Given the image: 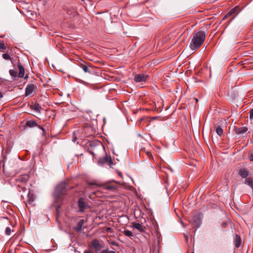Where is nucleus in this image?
<instances>
[{
    "instance_id": "obj_1",
    "label": "nucleus",
    "mask_w": 253,
    "mask_h": 253,
    "mask_svg": "<svg viewBox=\"0 0 253 253\" xmlns=\"http://www.w3.org/2000/svg\"><path fill=\"white\" fill-rule=\"evenodd\" d=\"M206 38L205 33L199 31L193 34V37L190 44V48L195 50L197 49L202 44Z\"/></svg>"
},
{
    "instance_id": "obj_2",
    "label": "nucleus",
    "mask_w": 253,
    "mask_h": 253,
    "mask_svg": "<svg viewBox=\"0 0 253 253\" xmlns=\"http://www.w3.org/2000/svg\"><path fill=\"white\" fill-rule=\"evenodd\" d=\"M238 174L242 178L245 179L244 183L253 189V177L250 176L251 173L245 167H240L237 169Z\"/></svg>"
},
{
    "instance_id": "obj_3",
    "label": "nucleus",
    "mask_w": 253,
    "mask_h": 253,
    "mask_svg": "<svg viewBox=\"0 0 253 253\" xmlns=\"http://www.w3.org/2000/svg\"><path fill=\"white\" fill-rule=\"evenodd\" d=\"M87 184L90 187L92 186L100 187L102 189L108 191H114L118 188V183L114 180L108 181L102 183H98L95 181L88 182Z\"/></svg>"
},
{
    "instance_id": "obj_4",
    "label": "nucleus",
    "mask_w": 253,
    "mask_h": 253,
    "mask_svg": "<svg viewBox=\"0 0 253 253\" xmlns=\"http://www.w3.org/2000/svg\"><path fill=\"white\" fill-rule=\"evenodd\" d=\"M67 183L65 181L60 182L56 186L54 193L56 198H58L60 195L65 194L67 191Z\"/></svg>"
},
{
    "instance_id": "obj_5",
    "label": "nucleus",
    "mask_w": 253,
    "mask_h": 253,
    "mask_svg": "<svg viewBox=\"0 0 253 253\" xmlns=\"http://www.w3.org/2000/svg\"><path fill=\"white\" fill-rule=\"evenodd\" d=\"M89 247L90 249H94L95 252H98L103 248V246L100 243L99 240L95 239L90 243Z\"/></svg>"
},
{
    "instance_id": "obj_6",
    "label": "nucleus",
    "mask_w": 253,
    "mask_h": 253,
    "mask_svg": "<svg viewBox=\"0 0 253 253\" xmlns=\"http://www.w3.org/2000/svg\"><path fill=\"white\" fill-rule=\"evenodd\" d=\"M98 164L101 166L105 165H107L108 166L111 167L113 165V162L111 159V157L106 155L105 157L100 158L99 159Z\"/></svg>"
},
{
    "instance_id": "obj_7",
    "label": "nucleus",
    "mask_w": 253,
    "mask_h": 253,
    "mask_svg": "<svg viewBox=\"0 0 253 253\" xmlns=\"http://www.w3.org/2000/svg\"><path fill=\"white\" fill-rule=\"evenodd\" d=\"M149 78V75L144 73H140L135 75L134 80L136 83H142L146 82Z\"/></svg>"
},
{
    "instance_id": "obj_8",
    "label": "nucleus",
    "mask_w": 253,
    "mask_h": 253,
    "mask_svg": "<svg viewBox=\"0 0 253 253\" xmlns=\"http://www.w3.org/2000/svg\"><path fill=\"white\" fill-rule=\"evenodd\" d=\"M36 88L37 86L35 84H28L25 89V95L27 96L31 95Z\"/></svg>"
},
{
    "instance_id": "obj_9",
    "label": "nucleus",
    "mask_w": 253,
    "mask_h": 253,
    "mask_svg": "<svg viewBox=\"0 0 253 253\" xmlns=\"http://www.w3.org/2000/svg\"><path fill=\"white\" fill-rule=\"evenodd\" d=\"M78 205L80 211H83L85 209L88 207V203L84 201V200L80 198L78 200Z\"/></svg>"
},
{
    "instance_id": "obj_10",
    "label": "nucleus",
    "mask_w": 253,
    "mask_h": 253,
    "mask_svg": "<svg viewBox=\"0 0 253 253\" xmlns=\"http://www.w3.org/2000/svg\"><path fill=\"white\" fill-rule=\"evenodd\" d=\"M248 130V128L246 126L242 127H235L234 130L236 134L242 136L245 134Z\"/></svg>"
},
{
    "instance_id": "obj_11",
    "label": "nucleus",
    "mask_w": 253,
    "mask_h": 253,
    "mask_svg": "<svg viewBox=\"0 0 253 253\" xmlns=\"http://www.w3.org/2000/svg\"><path fill=\"white\" fill-rule=\"evenodd\" d=\"M30 178V176L28 174H25L19 175L16 179L17 182L26 183Z\"/></svg>"
},
{
    "instance_id": "obj_12",
    "label": "nucleus",
    "mask_w": 253,
    "mask_h": 253,
    "mask_svg": "<svg viewBox=\"0 0 253 253\" xmlns=\"http://www.w3.org/2000/svg\"><path fill=\"white\" fill-rule=\"evenodd\" d=\"M36 126H38L39 128H40L41 130L43 131V132H44V129L41 126H38L36 122L34 121L30 120L26 122L25 124L26 127H34Z\"/></svg>"
},
{
    "instance_id": "obj_13",
    "label": "nucleus",
    "mask_w": 253,
    "mask_h": 253,
    "mask_svg": "<svg viewBox=\"0 0 253 253\" xmlns=\"http://www.w3.org/2000/svg\"><path fill=\"white\" fill-rule=\"evenodd\" d=\"M132 226L133 228L136 229L138 230L139 232H144L145 230V227L143 226L142 224L138 223H135V222H132Z\"/></svg>"
},
{
    "instance_id": "obj_14",
    "label": "nucleus",
    "mask_w": 253,
    "mask_h": 253,
    "mask_svg": "<svg viewBox=\"0 0 253 253\" xmlns=\"http://www.w3.org/2000/svg\"><path fill=\"white\" fill-rule=\"evenodd\" d=\"M17 67L19 70L18 77L19 78H23L25 74V69L24 67L21 65L20 62H18Z\"/></svg>"
},
{
    "instance_id": "obj_15",
    "label": "nucleus",
    "mask_w": 253,
    "mask_h": 253,
    "mask_svg": "<svg viewBox=\"0 0 253 253\" xmlns=\"http://www.w3.org/2000/svg\"><path fill=\"white\" fill-rule=\"evenodd\" d=\"M84 223L83 219L80 220L77 223V225L75 227V230L78 233H80L82 229V226Z\"/></svg>"
},
{
    "instance_id": "obj_16",
    "label": "nucleus",
    "mask_w": 253,
    "mask_h": 253,
    "mask_svg": "<svg viewBox=\"0 0 253 253\" xmlns=\"http://www.w3.org/2000/svg\"><path fill=\"white\" fill-rule=\"evenodd\" d=\"M234 244H235V246L237 248H239L241 245V238L238 235H236L235 236Z\"/></svg>"
},
{
    "instance_id": "obj_17",
    "label": "nucleus",
    "mask_w": 253,
    "mask_h": 253,
    "mask_svg": "<svg viewBox=\"0 0 253 253\" xmlns=\"http://www.w3.org/2000/svg\"><path fill=\"white\" fill-rule=\"evenodd\" d=\"M79 66L84 70L85 73H90L91 72L89 70L88 66L83 63H80Z\"/></svg>"
},
{
    "instance_id": "obj_18",
    "label": "nucleus",
    "mask_w": 253,
    "mask_h": 253,
    "mask_svg": "<svg viewBox=\"0 0 253 253\" xmlns=\"http://www.w3.org/2000/svg\"><path fill=\"white\" fill-rule=\"evenodd\" d=\"M123 233L125 236L130 238H132L133 237V234H132V233L128 230H125L123 231Z\"/></svg>"
},
{
    "instance_id": "obj_19",
    "label": "nucleus",
    "mask_w": 253,
    "mask_h": 253,
    "mask_svg": "<svg viewBox=\"0 0 253 253\" xmlns=\"http://www.w3.org/2000/svg\"><path fill=\"white\" fill-rule=\"evenodd\" d=\"M9 74L13 80H15L17 77V73L14 70H10Z\"/></svg>"
},
{
    "instance_id": "obj_20",
    "label": "nucleus",
    "mask_w": 253,
    "mask_h": 253,
    "mask_svg": "<svg viewBox=\"0 0 253 253\" xmlns=\"http://www.w3.org/2000/svg\"><path fill=\"white\" fill-rule=\"evenodd\" d=\"M32 109L34 110L37 112L40 113L41 107L38 103H36L31 106Z\"/></svg>"
},
{
    "instance_id": "obj_21",
    "label": "nucleus",
    "mask_w": 253,
    "mask_h": 253,
    "mask_svg": "<svg viewBox=\"0 0 253 253\" xmlns=\"http://www.w3.org/2000/svg\"><path fill=\"white\" fill-rule=\"evenodd\" d=\"M216 132L219 136H221L223 134V129L220 126H217L216 127Z\"/></svg>"
},
{
    "instance_id": "obj_22",
    "label": "nucleus",
    "mask_w": 253,
    "mask_h": 253,
    "mask_svg": "<svg viewBox=\"0 0 253 253\" xmlns=\"http://www.w3.org/2000/svg\"><path fill=\"white\" fill-rule=\"evenodd\" d=\"M238 7L236 6L227 13V15H231L238 10Z\"/></svg>"
},
{
    "instance_id": "obj_23",
    "label": "nucleus",
    "mask_w": 253,
    "mask_h": 253,
    "mask_svg": "<svg viewBox=\"0 0 253 253\" xmlns=\"http://www.w3.org/2000/svg\"><path fill=\"white\" fill-rule=\"evenodd\" d=\"M18 187L19 189H18L20 192L23 191L25 192L26 191V188L25 186L22 185H18Z\"/></svg>"
},
{
    "instance_id": "obj_24",
    "label": "nucleus",
    "mask_w": 253,
    "mask_h": 253,
    "mask_svg": "<svg viewBox=\"0 0 253 253\" xmlns=\"http://www.w3.org/2000/svg\"><path fill=\"white\" fill-rule=\"evenodd\" d=\"M11 229L10 227H7L6 228L5 230V233L7 235H10L11 234Z\"/></svg>"
},
{
    "instance_id": "obj_25",
    "label": "nucleus",
    "mask_w": 253,
    "mask_h": 253,
    "mask_svg": "<svg viewBox=\"0 0 253 253\" xmlns=\"http://www.w3.org/2000/svg\"><path fill=\"white\" fill-rule=\"evenodd\" d=\"M6 47L4 45V43H3V42L1 41H0V49L5 50V49H6Z\"/></svg>"
},
{
    "instance_id": "obj_26",
    "label": "nucleus",
    "mask_w": 253,
    "mask_h": 253,
    "mask_svg": "<svg viewBox=\"0 0 253 253\" xmlns=\"http://www.w3.org/2000/svg\"><path fill=\"white\" fill-rule=\"evenodd\" d=\"M2 56L5 60H9L10 59V56L7 53H3Z\"/></svg>"
},
{
    "instance_id": "obj_27",
    "label": "nucleus",
    "mask_w": 253,
    "mask_h": 253,
    "mask_svg": "<svg viewBox=\"0 0 253 253\" xmlns=\"http://www.w3.org/2000/svg\"><path fill=\"white\" fill-rule=\"evenodd\" d=\"M249 159L250 161H253V150L249 155Z\"/></svg>"
},
{
    "instance_id": "obj_28",
    "label": "nucleus",
    "mask_w": 253,
    "mask_h": 253,
    "mask_svg": "<svg viewBox=\"0 0 253 253\" xmlns=\"http://www.w3.org/2000/svg\"><path fill=\"white\" fill-rule=\"evenodd\" d=\"M249 113H250V118L251 119H253V109L250 110Z\"/></svg>"
},
{
    "instance_id": "obj_29",
    "label": "nucleus",
    "mask_w": 253,
    "mask_h": 253,
    "mask_svg": "<svg viewBox=\"0 0 253 253\" xmlns=\"http://www.w3.org/2000/svg\"><path fill=\"white\" fill-rule=\"evenodd\" d=\"M76 140H77V136H76V134H75V132H74L73 133V137L72 138V141H73V142H75Z\"/></svg>"
},
{
    "instance_id": "obj_30",
    "label": "nucleus",
    "mask_w": 253,
    "mask_h": 253,
    "mask_svg": "<svg viewBox=\"0 0 253 253\" xmlns=\"http://www.w3.org/2000/svg\"><path fill=\"white\" fill-rule=\"evenodd\" d=\"M106 250V253H116L115 252L113 251H109L108 249Z\"/></svg>"
},
{
    "instance_id": "obj_31",
    "label": "nucleus",
    "mask_w": 253,
    "mask_h": 253,
    "mask_svg": "<svg viewBox=\"0 0 253 253\" xmlns=\"http://www.w3.org/2000/svg\"><path fill=\"white\" fill-rule=\"evenodd\" d=\"M146 154L149 157H150L152 156L151 153L150 152L147 151Z\"/></svg>"
},
{
    "instance_id": "obj_32",
    "label": "nucleus",
    "mask_w": 253,
    "mask_h": 253,
    "mask_svg": "<svg viewBox=\"0 0 253 253\" xmlns=\"http://www.w3.org/2000/svg\"><path fill=\"white\" fill-rule=\"evenodd\" d=\"M84 253H93L92 251H88V250H85L84 252Z\"/></svg>"
},
{
    "instance_id": "obj_33",
    "label": "nucleus",
    "mask_w": 253,
    "mask_h": 253,
    "mask_svg": "<svg viewBox=\"0 0 253 253\" xmlns=\"http://www.w3.org/2000/svg\"><path fill=\"white\" fill-rule=\"evenodd\" d=\"M230 15H227V13L224 16L223 19H225L227 18L228 17L230 16Z\"/></svg>"
},
{
    "instance_id": "obj_34",
    "label": "nucleus",
    "mask_w": 253,
    "mask_h": 253,
    "mask_svg": "<svg viewBox=\"0 0 253 253\" xmlns=\"http://www.w3.org/2000/svg\"><path fill=\"white\" fill-rule=\"evenodd\" d=\"M100 253H106V250H103Z\"/></svg>"
},
{
    "instance_id": "obj_35",
    "label": "nucleus",
    "mask_w": 253,
    "mask_h": 253,
    "mask_svg": "<svg viewBox=\"0 0 253 253\" xmlns=\"http://www.w3.org/2000/svg\"><path fill=\"white\" fill-rule=\"evenodd\" d=\"M3 97L2 93L0 91V98H2Z\"/></svg>"
},
{
    "instance_id": "obj_36",
    "label": "nucleus",
    "mask_w": 253,
    "mask_h": 253,
    "mask_svg": "<svg viewBox=\"0 0 253 253\" xmlns=\"http://www.w3.org/2000/svg\"><path fill=\"white\" fill-rule=\"evenodd\" d=\"M28 78V75H26V77H25V79H27Z\"/></svg>"
},
{
    "instance_id": "obj_37",
    "label": "nucleus",
    "mask_w": 253,
    "mask_h": 253,
    "mask_svg": "<svg viewBox=\"0 0 253 253\" xmlns=\"http://www.w3.org/2000/svg\"><path fill=\"white\" fill-rule=\"evenodd\" d=\"M196 100V101L197 102L198 101V99H195Z\"/></svg>"
},
{
    "instance_id": "obj_38",
    "label": "nucleus",
    "mask_w": 253,
    "mask_h": 253,
    "mask_svg": "<svg viewBox=\"0 0 253 253\" xmlns=\"http://www.w3.org/2000/svg\"><path fill=\"white\" fill-rule=\"evenodd\" d=\"M235 16L232 17V20H233Z\"/></svg>"
},
{
    "instance_id": "obj_39",
    "label": "nucleus",
    "mask_w": 253,
    "mask_h": 253,
    "mask_svg": "<svg viewBox=\"0 0 253 253\" xmlns=\"http://www.w3.org/2000/svg\"><path fill=\"white\" fill-rule=\"evenodd\" d=\"M191 253H194V252H192Z\"/></svg>"
}]
</instances>
